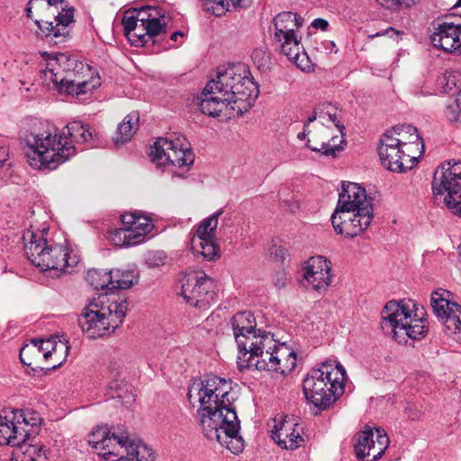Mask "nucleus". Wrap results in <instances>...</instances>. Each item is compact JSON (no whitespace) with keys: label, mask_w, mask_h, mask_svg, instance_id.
Masks as SVG:
<instances>
[{"label":"nucleus","mask_w":461,"mask_h":461,"mask_svg":"<svg viewBox=\"0 0 461 461\" xmlns=\"http://www.w3.org/2000/svg\"><path fill=\"white\" fill-rule=\"evenodd\" d=\"M24 140L25 156L35 169L54 170L77 153V148L68 142L66 132L55 127L31 132Z\"/></svg>","instance_id":"6"},{"label":"nucleus","mask_w":461,"mask_h":461,"mask_svg":"<svg viewBox=\"0 0 461 461\" xmlns=\"http://www.w3.org/2000/svg\"><path fill=\"white\" fill-rule=\"evenodd\" d=\"M303 270L307 285L315 291H325L331 284V264L322 256L310 258Z\"/></svg>","instance_id":"25"},{"label":"nucleus","mask_w":461,"mask_h":461,"mask_svg":"<svg viewBox=\"0 0 461 461\" xmlns=\"http://www.w3.org/2000/svg\"><path fill=\"white\" fill-rule=\"evenodd\" d=\"M86 280L94 289L104 291V294L99 295V297L112 298L116 296L115 294L108 296L109 293L114 291L112 270L91 269L87 272Z\"/></svg>","instance_id":"30"},{"label":"nucleus","mask_w":461,"mask_h":461,"mask_svg":"<svg viewBox=\"0 0 461 461\" xmlns=\"http://www.w3.org/2000/svg\"><path fill=\"white\" fill-rule=\"evenodd\" d=\"M304 131H306V128H304ZM305 135H306V133H305V131H303V132H300L297 137L300 140H303L305 138Z\"/></svg>","instance_id":"53"},{"label":"nucleus","mask_w":461,"mask_h":461,"mask_svg":"<svg viewBox=\"0 0 461 461\" xmlns=\"http://www.w3.org/2000/svg\"><path fill=\"white\" fill-rule=\"evenodd\" d=\"M451 293L438 289L430 295V304L435 315L442 321L449 336L461 335V305L451 301Z\"/></svg>","instance_id":"20"},{"label":"nucleus","mask_w":461,"mask_h":461,"mask_svg":"<svg viewBox=\"0 0 461 461\" xmlns=\"http://www.w3.org/2000/svg\"><path fill=\"white\" fill-rule=\"evenodd\" d=\"M40 413L32 409L11 410L0 414V445L18 447L39 434Z\"/></svg>","instance_id":"10"},{"label":"nucleus","mask_w":461,"mask_h":461,"mask_svg":"<svg viewBox=\"0 0 461 461\" xmlns=\"http://www.w3.org/2000/svg\"><path fill=\"white\" fill-rule=\"evenodd\" d=\"M432 191L435 196H443L453 213L461 215V161H445L437 168Z\"/></svg>","instance_id":"14"},{"label":"nucleus","mask_w":461,"mask_h":461,"mask_svg":"<svg viewBox=\"0 0 461 461\" xmlns=\"http://www.w3.org/2000/svg\"><path fill=\"white\" fill-rule=\"evenodd\" d=\"M181 284V295L189 305L205 310L215 303L216 284L203 270L186 271Z\"/></svg>","instance_id":"15"},{"label":"nucleus","mask_w":461,"mask_h":461,"mask_svg":"<svg viewBox=\"0 0 461 461\" xmlns=\"http://www.w3.org/2000/svg\"><path fill=\"white\" fill-rule=\"evenodd\" d=\"M286 249L283 246L274 245L273 248L270 249V254L272 257L276 258L277 260H284L286 255Z\"/></svg>","instance_id":"43"},{"label":"nucleus","mask_w":461,"mask_h":461,"mask_svg":"<svg viewBox=\"0 0 461 461\" xmlns=\"http://www.w3.org/2000/svg\"><path fill=\"white\" fill-rule=\"evenodd\" d=\"M122 23L132 45L144 46L165 31L167 23L157 8L142 7L124 12Z\"/></svg>","instance_id":"11"},{"label":"nucleus","mask_w":461,"mask_h":461,"mask_svg":"<svg viewBox=\"0 0 461 461\" xmlns=\"http://www.w3.org/2000/svg\"><path fill=\"white\" fill-rule=\"evenodd\" d=\"M46 61L45 80L51 81L59 92L75 96L80 102L88 100L101 86V79L94 75L88 65L68 53H42Z\"/></svg>","instance_id":"3"},{"label":"nucleus","mask_w":461,"mask_h":461,"mask_svg":"<svg viewBox=\"0 0 461 461\" xmlns=\"http://www.w3.org/2000/svg\"><path fill=\"white\" fill-rule=\"evenodd\" d=\"M249 4L250 0H202V8L204 12L211 13L215 16H221L230 7L245 8Z\"/></svg>","instance_id":"34"},{"label":"nucleus","mask_w":461,"mask_h":461,"mask_svg":"<svg viewBox=\"0 0 461 461\" xmlns=\"http://www.w3.org/2000/svg\"><path fill=\"white\" fill-rule=\"evenodd\" d=\"M445 115L450 122L461 121V106L457 100L447 105Z\"/></svg>","instance_id":"42"},{"label":"nucleus","mask_w":461,"mask_h":461,"mask_svg":"<svg viewBox=\"0 0 461 461\" xmlns=\"http://www.w3.org/2000/svg\"><path fill=\"white\" fill-rule=\"evenodd\" d=\"M238 366L240 369L255 368L263 370L268 367L267 359L264 357L263 348H239Z\"/></svg>","instance_id":"29"},{"label":"nucleus","mask_w":461,"mask_h":461,"mask_svg":"<svg viewBox=\"0 0 461 461\" xmlns=\"http://www.w3.org/2000/svg\"><path fill=\"white\" fill-rule=\"evenodd\" d=\"M31 343L33 346H41L43 343H50L52 346H57L58 343L68 344V339H67L65 334H53L47 337L32 339Z\"/></svg>","instance_id":"40"},{"label":"nucleus","mask_w":461,"mask_h":461,"mask_svg":"<svg viewBox=\"0 0 461 461\" xmlns=\"http://www.w3.org/2000/svg\"><path fill=\"white\" fill-rule=\"evenodd\" d=\"M251 57L255 61H260L261 59H264L265 53L261 49H256L253 50Z\"/></svg>","instance_id":"48"},{"label":"nucleus","mask_w":461,"mask_h":461,"mask_svg":"<svg viewBox=\"0 0 461 461\" xmlns=\"http://www.w3.org/2000/svg\"><path fill=\"white\" fill-rule=\"evenodd\" d=\"M319 122L325 126L327 129L332 126L336 129L339 134L332 135L329 141H323L321 148L312 147L310 140L307 142V147L312 151L320 152L327 157L335 158L346 145L345 140V127L338 118V110L331 104H323L317 107Z\"/></svg>","instance_id":"19"},{"label":"nucleus","mask_w":461,"mask_h":461,"mask_svg":"<svg viewBox=\"0 0 461 461\" xmlns=\"http://www.w3.org/2000/svg\"><path fill=\"white\" fill-rule=\"evenodd\" d=\"M423 149V142L415 127L397 125L381 137L378 155L385 168L402 173L416 165Z\"/></svg>","instance_id":"5"},{"label":"nucleus","mask_w":461,"mask_h":461,"mask_svg":"<svg viewBox=\"0 0 461 461\" xmlns=\"http://www.w3.org/2000/svg\"><path fill=\"white\" fill-rule=\"evenodd\" d=\"M32 2H33V1H31V0H30V1L27 3L26 9H25V11H26V14H27V17H31V16H32Z\"/></svg>","instance_id":"51"},{"label":"nucleus","mask_w":461,"mask_h":461,"mask_svg":"<svg viewBox=\"0 0 461 461\" xmlns=\"http://www.w3.org/2000/svg\"><path fill=\"white\" fill-rule=\"evenodd\" d=\"M420 305L413 300H391L385 303L381 311V326L384 330L389 331L395 341L400 342L399 333L405 327L407 321L417 317V309Z\"/></svg>","instance_id":"18"},{"label":"nucleus","mask_w":461,"mask_h":461,"mask_svg":"<svg viewBox=\"0 0 461 461\" xmlns=\"http://www.w3.org/2000/svg\"><path fill=\"white\" fill-rule=\"evenodd\" d=\"M317 113H318V109L315 108L314 111L312 112V114L308 117L307 122L304 124V128L308 127V125L311 122H314L316 120L319 121V115Z\"/></svg>","instance_id":"49"},{"label":"nucleus","mask_w":461,"mask_h":461,"mask_svg":"<svg viewBox=\"0 0 461 461\" xmlns=\"http://www.w3.org/2000/svg\"><path fill=\"white\" fill-rule=\"evenodd\" d=\"M112 273L114 283V290L128 289L137 282L138 275L135 269H113L112 270Z\"/></svg>","instance_id":"38"},{"label":"nucleus","mask_w":461,"mask_h":461,"mask_svg":"<svg viewBox=\"0 0 461 461\" xmlns=\"http://www.w3.org/2000/svg\"><path fill=\"white\" fill-rule=\"evenodd\" d=\"M258 96V88L243 64L219 70L198 97L201 112L228 120L249 111Z\"/></svg>","instance_id":"2"},{"label":"nucleus","mask_w":461,"mask_h":461,"mask_svg":"<svg viewBox=\"0 0 461 461\" xmlns=\"http://www.w3.org/2000/svg\"><path fill=\"white\" fill-rule=\"evenodd\" d=\"M285 352L282 353V357L275 355L276 352H266V357L268 361L273 364L271 367L275 369H281L284 373L285 371H292L296 366V353L292 348H283Z\"/></svg>","instance_id":"36"},{"label":"nucleus","mask_w":461,"mask_h":461,"mask_svg":"<svg viewBox=\"0 0 461 461\" xmlns=\"http://www.w3.org/2000/svg\"><path fill=\"white\" fill-rule=\"evenodd\" d=\"M346 370L339 364L322 363L303 379V391L308 402L319 411L329 409L344 393Z\"/></svg>","instance_id":"7"},{"label":"nucleus","mask_w":461,"mask_h":461,"mask_svg":"<svg viewBox=\"0 0 461 461\" xmlns=\"http://www.w3.org/2000/svg\"><path fill=\"white\" fill-rule=\"evenodd\" d=\"M19 447H24L23 452V458L21 461H46L47 455L46 449L42 445L39 444H27L25 441L22 446H18Z\"/></svg>","instance_id":"39"},{"label":"nucleus","mask_w":461,"mask_h":461,"mask_svg":"<svg viewBox=\"0 0 461 461\" xmlns=\"http://www.w3.org/2000/svg\"><path fill=\"white\" fill-rule=\"evenodd\" d=\"M140 116L139 113L133 112L127 114L122 122L119 123L113 142L115 146L122 145L130 141L138 130Z\"/></svg>","instance_id":"33"},{"label":"nucleus","mask_w":461,"mask_h":461,"mask_svg":"<svg viewBox=\"0 0 461 461\" xmlns=\"http://www.w3.org/2000/svg\"><path fill=\"white\" fill-rule=\"evenodd\" d=\"M66 132V138L71 145L77 144H91L95 140L94 132L88 124H85L79 121L69 122L66 128L62 129Z\"/></svg>","instance_id":"31"},{"label":"nucleus","mask_w":461,"mask_h":461,"mask_svg":"<svg viewBox=\"0 0 461 461\" xmlns=\"http://www.w3.org/2000/svg\"><path fill=\"white\" fill-rule=\"evenodd\" d=\"M312 26L315 29L326 31L329 27V23L325 19L316 18L312 22Z\"/></svg>","instance_id":"46"},{"label":"nucleus","mask_w":461,"mask_h":461,"mask_svg":"<svg viewBox=\"0 0 461 461\" xmlns=\"http://www.w3.org/2000/svg\"><path fill=\"white\" fill-rule=\"evenodd\" d=\"M179 36L184 37L185 33L181 31H176L171 34L170 39L174 41H176Z\"/></svg>","instance_id":"50"},{"label":"nucleus","mask_w":461,"mask_h":461,"mask_svg":"<svg viewBox=\"0 0 461 461\" xmlns=\"http://www.w3.org/2000/svg\"><path fill=\"white\" fill-rule=\"evenodd\" d=\"M457 76L458 75L454 72H446L439 78V82L442 85L444 92L449 93L455 88Z\"/></svg>","instance_id":"41"},{"label":"nucleus","mask_w":461,"mask_h":461,"mask_svg":"<svg viewBox=\"0 0 461 461\" xmlns=\"http://www.w3.org/2000/svg\"><path fill=\"white\" fill-rule=\"evenodd\" d=\"M373 429L366 426L357 433L354 449L359 461H377L387 449L390 440L385 431L375 428V438Z\"/></svg>","instance_id":"21"},{"label":"nucleus","mask_w":461,"mask_h":461,"mask_svg":"<svg viewBox=\"0 0 461 461\" xmlns=\"http://www.w3.org/2000/svg\"><path fill=\"white\" fill-rule=\"evenodd\" d=\"M431 44L445 52L461 54V23L443 22L429 36Z\"/></svg>","instance_id":"26"},{"label":"nucleus","mask_w":461,"mask_h":461,"mask_svg":"<svg viewBox=\"0 0 461 461\" xmlns=\"http://www.w3.org/2000/svg\"><path fill=\"white\" fill-rule=\"evenodd\" d=\"M417 317L411 318V321H407L405 327L399 333V339L405 337L411 340H420L426 337L429 331L427 320L425 319V310L423 307L417 309Z\"/></svg>","instance_id":"28"},{"label":"nucleus","mask_w":461,"mask_h":461,"mask_svg":"<svg viewBox=\"0 0 461 461\" xmlns=\"http://www.w3.org/2000/svg\"><path fill=\"white\" fill-rule=\"evenodd\" d=\"M270 433L273 440L284 449L294 450L304 442L303 428L288 417L275 418Z\"/></svg>","instance_id":"24"},{"label":"nucleus","mask_w":461,"mask_h":461,"mask_svg":"<svg viewBox=\"0 0 461 461\" xmlns=\"http://www.w3.org/2000/svg\"><path fill=\"white\" fill-rule=\"evenodd\" d=\"M59 8L61 10L55 16V24L53 22H36L42 32V36L50 38V41H54L55 43L65 41L69 33L68 27L74 22V7L68 6V3H65Z\"/></svg>","instance_id":"27"},{"label":"nucleus","mask_w":461,"mask_h":461,"mask_svg":"<svg viewBox=\"0 0 461 461\" xmlns=\"http://www.w3.org/2000/svg\"><path fill=\"white\" fill-rule=\"evenodd\" d=\"M70 348H21L19 357L21 362L32 369H55L62 365L68 355Z\"/></svg>","instance_id":"23"},{"label":"nucleus","mask_w":461,"mask_h":461,"mask_svg":"<svg viewBox=\"0 0 461 461\" xmlns=\"http://www.w3.org/2000/svg\"><path fill=\"white\" fill-rule=\"evenodd\" d=\"M151 160L159 167H177L173 176H183L194 163V156L183 136L158 138L150 151Z\"/></svg>","instance_id":"13"},{"label":"nucleus","mask_w":461,"mask_h":461,"mask_svg":"<svg viewBox=\"0 0 461 461\" xmlns=\"http://www.w3.org/2000/svg\"><path fill=\"white\" fill-rule=\"evenodd\" d=\"M324 50L329 53H337L338 49L334 41H325L321 43Z\"/></svg>","instance_id":"47"},{"label":"nucleus","mask_w":461,"mask_h":461,"mask_svg":"<svg viewBox=\"0 0 461 461\" xmlns=\"http://www.w3.org/2000/svg\"><path fill=\"white\" fill-rule=\"evenodd\" d=\"M272 23L273 28L270 30H273L274 40L279 44L282 53L302 70H305L303 61L307 57L296 32L303 22L296 14L282 12L274 17Z\"/></svg>","instance_id":"12"},{"label":"nucleus","mask_w":461,"mask_h":461,"mask_svg":"<svg viewBox=\"0 0 461 461\" xmlns=\"http://www.w3.org/2000/svg\"><path fill=\"white\" fill-rule=\"evenodd\" d=\"M233 335L237 346H286V341H281L278 333L257 330V322L253 313L243 311L236 313L231 319Z\"/></svg>","instance_id":"16"},{"label":"nucleus","mask_w":461,"mask_h":461,"mask_svg":"<svg viewBox=\"0 0 461 461\" xmlns=\"http://www.w3.org/2000/svg\"><path fill=\"white\" fill-rule=\"evenodd\" d=\"M190 247L193 253L203 256L206 260H214L219 257V247L214 238H192Z\"/></svg>","instance_id":"35"},{"label":"nucleus","mask_w":461,"mask_h":461,"mask_svg":"<svg viewBox=\"0 0 461 461\" xmlns=\"http://www.w3.org/2000/svg\"><path fill=\"white\" fill-rule=\"evenodd\" d=\"M222 214V211L219 210L203 219L195 230L193 238H214V232L218 226L219 217Z\"/></svg>","instance_id":"37"},{"label":"nucleus","mask_w":461,"mask_h":461,"mask_svg":"<svg viewBox=\"0 0 461 461\" xmlns=\"http://www.w3.org/2000/svg\"><path fill=\"white\" fill-rule=\"evenodd\" d=\"M458 4L461 5V0H458Z\"/></svg>","instance_id":"55"},{"label":"nucleus","mask_w":461,"mask_h":461,"mask_svg":"<svg viewBox=\"0 0 461 461\" xmlns=\"http://www.w3.org/2000/svg\"><path fill=\"white\" fill-rule=\"evenodd\" d=\"M125 448L126 456H121L122 461H153L154 453L152 449L142 441L131 440L128 437V442L122 446Z\"/></svg>","instance_id":"32"},{"label":"nucleus","mask_w":461,"mask_h":461,"mask_svg":"<svg viewBox=\"0 0 461 461\" xmlns=\"http://www.w3.org/2000/svg\"><path fill=\"white\" fill-rule=\"evenodd\" d=\"M128 442V430L125 426L108 428L97 426L88 436V443L95 453L107 459L109 456H118L116 446L122 447Z\"/></svg>","instance_id":"22"},{"label":"nucleus","mask_w":461,"mask_h":461,"mask_svg":"<svg viewBox=\"0 0 461 461\" xmlns=\"http://www.w3.org/2000/svg\"><path fill=\"white\" fill-rule=\"evenodd\" d=\"M457 252H458V255H459V260L461 261V243L457 247Z\"/></svg>","instance_id":"54"},{"label":"nucleus","mask_w":461,"mask_h":461,"mask_svg":"<svg viewBox=\"0 0 461 461\" xmlns=\"http://www.w3.org/2000/svg\"><path fill=\"white\" fill-rule=\"evenodd\" d=\"M25 359H26V361H30V360L33 361L35 359V357L33 354H30V355L25 356Z\"/></svg>","instance_id":"52"},{"label":"nucleus","mask_w":461,"mask_h":461,"mask_svg":"<svg viewBox=\"0 0 461 461\" xmlns=\"http://www.w3.org/2000/svg\"><path fill=\"white\" fill-rule=\"evenodd\" d=\"M24 250L31 262L42 271L70 272L79 262L77 254L69 253L66 246L50 244L41 234L32 230L23 232Z\"/></svg>","instance_id":"9"},{"label":"nucleus","mask_w":461,"mask_h":461,"mask_svg":"<svg viewBox=\"0 0 461 461\" xmlns=\"http://www.w3.org/2000/svg\"><path fill=\"white\" fill-rule=\"evenodd\" d=\"M187 397L194 406L196 402L200 404L198 414L203 435L233 454L242 452L244 440L240 435V422L233 405L230 384L216 375L194 379Z\"/></svg>","instance_id":"1"},{"label":"nucleus","mask_w":461,"mask_h":461,"mask_svg":"<svg viewBox=\"0 0 461 461\" xmlns=\"http://www.w3.org/2000/svg\"><path fill=\"white\" fill-rule=\"evenodd\" d=\"M395 6L402 9H409L416 5L420 0H393Z\"/></svg>","instance_id":"45"},{"label":"nucleus","mask_w":461,"mask_h":461,"mask_svg":"<svg viewBox=\"0 0 461 461\" xmlns=\"http://www.w3.org/2000/svg\"><path fill=\"white\" fill-rule=\"evenodd\" d=\"M126 311L127 301L124 298L98 297L85 307L78 323L88 338H102L109 335L122 322Z\"/></svg>","instance_id":"8"},{"label":"nucleus","mask_w":461,"mask_h":461,"mask_svg":"<svg viewBox=\"0 0 461 461\" xmlns=\"http://www.w3.org/2000/svg\"><path fill=\"white\" fill-rule=\"evenodd\" d=\"M287 277L285 272H277L274 277V284L277 288H283L286 285Z\"/></svg>","instance_id":"44"},{"label":"nucleus","mask_w":461,"mask_h":461,"mask_svg":"<svg viewBox=\"0 0 461 461\" xmlns=\"http://www.w3.org/2000/svg\"><path fill=\"white\" fill-rule=\"evenodd\" d=\"M122 227L111 235L113 243L119 247L129 248L142 243L153 229L149 217L131 212L122 215Z\"/></svg>","instance_id":"17"},{"label":"nucleus","mask_w":461,"mask_h":461,"mask_svg":"<svg viewBox=\"0 0 461 461\" xmlns=\"http://www.w3.org/2000/svg\"><path fill=\"white\" fill-rule=\"evenodd\" d=\"M374 218L372 198L358 184L343 183L338 204L331 215L332 226L338 234L356 237L366 230Z\"/></svg>","instance_id":"4"}]
</instances>
